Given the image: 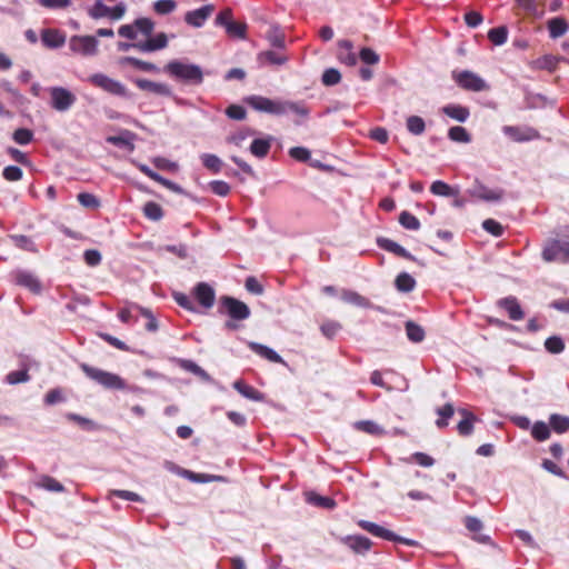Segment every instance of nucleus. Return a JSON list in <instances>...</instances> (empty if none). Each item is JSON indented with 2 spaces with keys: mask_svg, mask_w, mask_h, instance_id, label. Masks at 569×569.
<instances>
[{
  "mask_svg": "<svg viewBox=\"0 0 569 569\" xmlns=\"http://www.w3.org/2000/svg\"><path fill=\"white\" fill-rule=\"evenodd\" d=\"M469 193L486 202H498L503 198L505 191L500 188L490 189L485 184L477 183L469 190Z\"/></svg>",
  "mask_w": 569,
  "mask_h": 569,
  "instance_id": "f8f14e48",
  "label": "nucleus"
},
{
  "mask_svg": "<svg viewBox=\"0 0 569 569\" xmlns=\"http://www.w3.org/2000/svg\"><path fill=\"white\" fill-rule=\"evenodd\" d=\"M458 412L462 416V420L457 426L458 432L461 436L471 435L473 430V422L476 421V416L467 409H459Z\"/></svg>",
  "mask_w": 569,
  "mask_h": 569,
  "instance_id": "cd10ccee",
  "label": "nucleus"
},
{
  "mask_svg": "<svg viewBox=\"0 0 569 569\" xmlns=\"http://www.w3.org/2000/svg\"><path fill=\"white\" fill-rule=\"evenodd\" d=\"M321 80L325 86H335L340 82L341 74L337 69L329 68L323 71Z\"/></svg>",
  "mask_w": 569,
  "mask_h": 569,
  "instance_id": "6e6d98bb",
  "label": "nucleus"
},
{
  "mask_svg": "<svg viewBox=\"0 0 569 569\" xmlns=\"http://www.w3.org/2000/svg\"><path fill=\"white\" fill-rule=\"evenodd\" d=\"M482 228L495 237H500L503 233L502 226L493 219H486L482 222Z\"/></svg>",
  "mask_w": 569,
  "mask_h": 569,
  "instance_id": "774afa93",
  "label": "nucleus"
},
{
  "mask_svg": "<svg viewBox=\"0 0 569 569\" xmlns=\"http://www.w3.org/2000/svg\"><path fill=\"white\" fill-rule=\"evenodd\" d=\"M164 70L170 77L189 84H201L203 81L201 68L193 63L172 60L166 64Z\"/></svg>",
  "mask_w": 569,
  "mask_h": 569,
  "instance_id": "f03ea898",
  "label": "nucleus"
},
{
  "mask_svg": "<svg viewBox=\"0 0 569 569\" xmlns=\"http://www.w3.org/2000/svg\"><path fill=\"white\" fill-rule=\"evenodd\" d=\"M499 305L507 310L511 320L518 321L523 318V311L516 298H503L499 301Z\"/></svg>",
  "mask_w": 569,
  "mask_h": 569,
  "instance_id": "393cba45",
  "label": "nucleus"
},
{
  "mask_svg": "<svg viewBox=\"0 0 569 569\" xmlns=\"http://www.w3.org/2000/svg\"><path fill=\"white\" fill-rule=\"evenodd\" d=\"M267 39L269 40L270 44L278 49H284L286 42H284V36L280 31L278 26H272L270 30L268 31Z\"/></svg>",
  "mask_w": 569,
  "mask_h": 569,
  "instance_id": "79ce46f5",
  "label": "nucleus"
},
{
  "mask_svg": "<svg viewBox=\"0 0 569 569\" xmlns=\"http://www.w3.org/2000/svg\"><path fill=\"white\" fill-rule=\"evenodd\" d=\"M211 191L220 197H226L230 192V186L222 180H213L209 183Z\"/></svg>",
  "mask_w": 569,
  "mask_h": 569,
  "instance_id": "338daca9",
  "label": "nucleus"
},
{
  "mask_svg": "<svg viewBox=\"0 0 569 569\" xmlns=\"http://www.w3.org/2000/svg\"><path fill=\"white\" fill-rule=\"evenodd\" d=\"M41 40L47 48L57 49L66 43V34L58 29H43Z\"/></svg>",
  "mask_w": 569,
  "mask_h": 569,
  "instance_id": "aec40b11",
  "label": "nucleus"
},
{
  "mask_svg": "<svg viewBox=\"0 0 569 569\" xmlns=\"http://www.w3.org/2000/svg\"><path fill=\"white\" fill-rule=\"evenodd\" d=\"M531 436L537 441H545L550 437V428L543 421H537L531 427Z\"/></svg>",
  "mask_w": 569,
  "mask_h": 569,
  "instance_id": "c03bdc74",
  "label": "nucleus"
},
{
  "mask_svg": "<svg viewBox=\"0 0 569 569\" xmlns=\"http://www.w3.org/2000/svg\"><path fill=\"white\" fill-rule=\"evenodd\" d=\"M213 11V4H206L199 9L188 11L184 14V21L189 26L201 28Z\"/></svg>",
  "mask_w": 569,
  "mask_h": 569,
  "instance_id": "2eb2a0df",
  "label": "nucleus"
},
{
  "mask_svg": "<svg viewBox=\"0 0 569 569\" xmlns=\"http://www.w3.org/2000/svg\"><path fill=\"white\" fill-rule=\"evenodd\" d=\"M120 63L121 64H130L141 71H144V72H157L158 71V67L156 64L140 60L134 57H123V58H121Z\"/></svg>",
  "mask_w": 569,
  "mask_h": 569,
  "instance_id": "473e14b6",
  "label": "nucleus"
},
{
  "mask_svg": "<svg viewBox=\"0 0 569 569\" xmlns=\"http://www.w3.org/2000/svg\"><path fill=\"white\" fill-rule=\"evenodd\" d=\"M80 369L83 373L101 387L108 390H128L130 392L141 393L143 389L138 386H128L126 380L119 375L109 372L88 363H80Z\"/></svg>",
  "mask_w": 569,
  "mask_h": 569,
  "instance_id": "f257e3e1",
  "label": "nucleus"
},
{
  "mask_svg": "<svg viewBox=\"0 0 569 569\" xmlns=\"http://www.w3.org/2000/svg\"><path fill=\"white\" fill-rule=\"evenodd\" d=\"M137 87L141 90L152 92L158 96L172 97V90L167 83L154 82L147 79H137L134 81Z\"/></svg>",
  "mask_w": 569,
  "mask_h": 569,
  "instance_id": "a211bd4d",
  "label": "nucleus"
},
{
  "mask_svg": "<svg viewBox=\"0 0 569 569\" xmlns=\"http://www.w3.org/2000/svg\"><path fill=\"white\" fill-rule=\"evenodd\" d=\"M136 133L129 131V130H122L119 136H109L107 137L106 141L110 144L126 148L129 151L134 150L133 140L136 139Z\"/></svg>",
  "mask_w": 569,
  "mask_h": 569,
  "instance_id": "412c9836",
  "label": "nucleus"
},
{
  "mask_svg": "<svg viewBox=\"0 0 569 569\" xmlns=\"http://www.w3.org/2000/svg\"><path fill=\"white\" fill-rule=\"evenodd\" d=\"M415 278L408 272H400L395 280V287L399 292L408 293L416 288Z\"/></svg>",
  "mask_w": 569,
  "mask_h": 569,
  "instance_id": "c756f323",
  "label": "nucleus"
},
{
  "mask_svg": "<svg viewBox=\"0 0 569 569\" xmlns=\"http://www.w3.org/2000/svg\"><path fill=\"white\" fill-rule=\"evenodd\" d=\"M541 256L546 262H568L569 241L561 239L548 240L543 247Z\"/></svg>",
  "mask_w": 569,
  "mask_h": 569,
  "instance_id": "39448f33",
  "label": "nucleus"
},
{
  "mask_svg": "<svg viewBox=\"0 0 569 569\" xmlns=\"http://www.w3.org/2000/svg\"><path fill=\"white\" fill-rule=\"evenodd\" d=\"M99 41L92 36H72L69 40V48L72 52L92 57L98 52Z\"/></svg>",
  "mask_w": 569,
  "mask_h": 569,
  "instance_id": "1a4fd4ad",
  "label": "nucleus"
},
{
  "mask_svg": "<svg viewBox=\"0 0 569 569\" xmlns=\"http://www.w3.org/2000/svg\"><path fill=\"white\" fill-rule=\"evenodd\" d=\"M10 240L13 242V244L22 250L29 251V252H38L36 243L32 241V239L28 236L23 234H12L10 236Z\"/></svg>",
  "mask_w": 569,
  "mask_h": 569,
  "instance_id": "f704fd0d",
  "label": "nucleus"
},
{
  "mask_svg": "<svg viewBox=\"0 0 569 569\" xmlns=\"http://www.w3.org/2000/svg\"><path fill=\"white\" fill-rule=\"evenodd\" d=\"M244 102L258 112L279 117L280 99H270L263 96L252 94L244 98Z\"/></svg>",
  "mask_w": 569,
  "mask_h": 569,
  "instance_id": "9d476101",
  "label": "nucleus"
},
{
  "mask_svg": "<svg viewBox=\"0 0 569 569\" xmlns=\"http://www.w3.org/2000/svg\"><path fill=\"white\" fill-rule=\"evenodd\" d=\"M377 244L379 248L388 252L395 253L396 256H399L411 261H417V259L407 249H405L402 246H400L399 243L391 239L380 237L377 239Z\"/></svg>",
  "mask_w": 569,
  "mask_h": 569,
  "instance_id": "6ab92c4d",
  "label": "nucleus"
},
{
  "mask_svg": "<svg viewBox=\"0 0 569 569\" xmlns=\"http://www.w3.org/2000/svg\"><path fill=\"white\" fill-rule=\"evenodd\" d=\"M132 308L137 309L138 312L141 313V316L146 317L148 319V322L146 325V329L150 332H156L159 328L157 319L153 317L152 312L143 308L137 303H132Z\"/></svg>",
  "mask_w": 569,
  "mask_h": 569,
  "instance_id": "de8ad7c7",
  "label": "nucleus"
},
{
  "mask_svg": "<svg viewBox=\"0 0 569 569\" xmlns=\"http://www.w3.org/2000/svg\"><path fill=\"white\" fill-rule=\"evenodd\" d=\"M249 348L254 353L271 362L286 365L284 360L273 349L267 346L260 345L258 342H249Z\"/></svg>",
  "mask_w": 569,
  "mask_h": 569,
  "instance_id": "5701e85b",
  "label": "nucleus"
},
{
  "mask_svg": "<svg viewBox=\"0 0 569 569\" xmlns=\"http://www.w3.org/2000/svg\"><path fill=\"white\" fill-rule=\"evenodd\" d=\"M550 428L557 433H565L569 430V417L552 413L549 417Z\"/></svg>",
  "mask_w": 569,
  "mask_h": 569,
  "instance_id": "72a5a7b5",
  "label": "nucleus"
},
{
  "mask_svg": "<svg viewBox=\"0 0 569 569\" xmlns=\"http://www.w3.org/2000/svg\"><path fill=\"white\" fill-rule=\"evenodd\" d=\"M452 79L455 82L467 91L472 92H481L489 89V86L487 82L477 73L469 71V70H453L452 71Z\"/></svg>",
  "mask_w": 569,
  "mask_h": 569,
  "instance_id": "423d86ee",
  "label": "nucleus"
},
{
  "mask_svg": "<svg viewBox=\"0 0 569 569\" xmlns=\"http://www.w3.org/2000/svg\"><path fill=\"white\" fill-rule=\"evenodd\" d=\"M12 139L16 143L26 146L33 140V132L27 128H19L13 132Z\"/></svg>",
  "mask_w": 569,
  "mask_h": 569,
  "instance_id": "864d4df0",
  "label": "nucleus"
},
{
  "mask_svg": "<svg viewBox=\"0 0 569 569\" xmlns=\"http://www.w3.org/2000/svg\"><path fill=\"white\" fill-rule=\"evenodd\" d=\"M233 388L244 398L253 401H262L263 395L251 386L246 385L242 380H236Z\"/></svg>",
  "mask_w": 569,
  "mask_h": 569,
  "instance_id": "c85d7f7f",
  "label": "nucleus"
},
{
  "mask_svg": "<svg viewBox=\"0 0 569 569\" xmlns=\"http://www.w3.org/2000/svg\"><path fill=\"white\" fill-rule=\"evenodd\" d=\"M489 40L495 46H502L508 39V29L505 26L492 28L488 32Z\"/></svg>",
  "mask_w": 569,
  "mask_h": 569,
  "instance_id": "ea45409f",
  "label": "nucleus"
},
{
  "mask_svg": "<svg viewBox=\"0 0 569 569\" xmlns=\"http://www.w3.org/2000/svg\"><path fill=\"white\" fill-rule=\"evenodd\" d=\"M400 224L408 230H418L420 228V221L417 217L408 211H402L399 216Z\"/></svg>",
  "mask_w": 569,
  "mask_h": 569,
  "instance_id": "8fccbe9b",
  "label": "nucleus"
},
{
  "mask_svg": "<svg viewBox=\"0 0 569 569\" xmlns=\"http://www.w3.org/2000/svg\"><path fill=\"white\" fill-rule=\"evenodd\" d=\"M340 541L345 546L350 548L353 552L359 553V555L367 553L372 546V542L369 538H367L365 536H360V535L346 536V537H342L340 539Z\"/></svg>",
  "mask_w": 569,
  "mask_h": 569,
  "instance_id": "dca6fc26",
  "label": "nucleus"
},
{
  "mask_svg": "<svg viewBox=\"0 0 569 569\" xmlns=\"http://www.w3.org/2000/svg\"><path fill=\"white\" fill-rule=\"evenodd\" d=\"M88 81L102 89L103 91L113 96L130 99L132 94L129 92L127 87L118 80L108 77L104 73H93L88 78Z\"/></svg>",
  "mask_w": 569,
  "mask_h": 569,
  "instance_id": "7ed1b4c3",
  "label": "nucleus"
},
{
  "mask_svg": "<svg viewBox=\"0 0 569 569\" xmlns=\"http://www.w3.org/2000/svg\"><path fill=\"white\" fill-rule=\"evenodd\" d=\"M341 300L345 301L346 303H349V305H353V306H357V307H360V308H371L372 307V303L370 302V300L363 296H361L360 293H358L357 291H353V290H349V289H343L341 291Z\"/></svg>",
  "mask_w": 569,
  "mask_h": 569,
  "instance_id": "b1692460",
  "label": "nucleus"
},
{
  "mask_svg": "<svg viewBox=\"0 0 569 569\" xmlns=\"http://www.w3.org/2000/svg\"><path fill=\"white\" fill-rule=\"evenodd\" d=\"M502 132L515 142H528L540 138L539 131L529 126H503Z\"/></svg>",
  "mask_w": 569,
  "mask_h": 569,
  "instance_id": "9b49d317",
  "label": "nucleus"
},
{
  "mask_svg": "<svg viewBox=\"0 0 569 569\" xmlns=\"http://www.w3.org/2000/svg\"><path fill=\"white\" fill-rule=\"evenodd\" d=\"M183 473H184L186 479H188L192 482H196V483H208V482L219 481L222 479V477H220V476H213V475H208V473H197V472H193L190 470H188Z\"/></svg>",
  "mask_w": 569,
  "mask_h": 569,
  "instance_id": "a19ab883",
  "label": "nucleus"
},
{
  "mask_svg": "<svg viewBox=\"0 0 569 569\" xmlns=\"http://www.w3.org/2000/svg\"><path fill=\"white\" fill-rule=\"evenodd\" d=\"M259 60L270 64L282 66L288 61V58L274 51L268 50L259 53Z\"/></svg>",
  "mask_w": 569,
  "mask_h": 569,
  "instance_id": "49530a36",
  "label": "nucleus"
},
{
  "mask_svg": "<svg viewBox=\"0 0 569 569\" xmlns=\"http://www.w3.org/2000/svg\"><path fill=\"white\" fill-rule=\"evenodd\" d=\"M246 30H247L246 23L234 22L232 20L226 27V31L229 36L236 37L239 39L246 38Z\"/></svg>",
  "mask_w": 569,
  "mask_h": 569,
  "instance_id": "5fc2aeb1",
  "label": "nucleus"
},
{
  "mask_svg": "<svg viewBox=\"0 0 569 569\" xmlns=\"http://www.w3.org/2000/svg\"><path fill=\"white\" fill-rule=\"evenodd\" d=\"M50 106L58 112H67L76 103L77 97L70 90L63 87H50Z\"/></svg>",
  "mask_w": 569,
  "mask_h": 569,
  "instance_id": "6e6552de",
  "label": "nucleus"
},
{
  "mask_svg": "<svg viewBox=\"0 0 569 569\" xmlns=\"http://www.w3.org/2000/svg\"><path fill=\"white\" fill-rule=\"evenodd\" d=\"M545 348L548 352L558 355L565 350V342L560 337L552 336L545 341Z\"/></svg>",
  "mask_w": 569,
  "mask_h": 569,
  "instance_id": "3c124183",
  "label": "nucleus"
},
{
  "mask_svg": "<svg viewBox=\"0 0 569 569\" xmlns=\"http://www.w3.org/2000/svg\"><path fill=\"white\" fill-rule=\"evenodd\" d=\"M218 311L221 315H228L232 320H246L251 315L244 302L230 296L220 297Z\"/></svg>",
  "mask_w": 569,
  "mask_h": 569,
  "instance_id": "20e7f679",
  "label": "nucleus"
},
{
  "mask_svg": "<svg viewBox=\"0 0 569 569\" xmlns=\"http://www.w3.org/2000/svg\"><path fill=\"white\" fill-rule=\"evenodd\" d=\"M66 418L70 421L77 422L83 430L96 431L99 429L98 423H96L93 420L82 417L78 413L69 412L66 415Z\"/></svg>",
  "mask_w": 569,
  "mask_h": 569,
  "instance_id": "e433bc0d",
  "label": "nucleus"
},
{
  "mask_svg": "<svg viewBox=\"0 0 569 569\" xmlns=\"http://www.w3.org/2000/svg\"><path fill=\"white\" fill-rule=\"evenodd\" d=\"M437 413L440 418L436 421V425L439 428H443L448 425L447 420L455 413L453 406L446 403L443 407L437 409Z\"/></svg>",
  "mask_w": 569,
  "mask_h": 569,
  "instance_id": "603ef678",
  "label": "nucleus"
},
{
  "mask_svg": "<svg viewBox=\"0 0 569 569\" xmlns=\"http://www.w3.org/2000/svg\"><path fill=\"white\" fill-rule=\"evenodd\" d=\"M405 328L406 335L411 342L419 343L423 341L426 332L421 326L413 321H407Z\"/></svg>",
  "mask_w": 569,
  "mask_h": 569,
  "instance_id": "2f4dec72",
  "label": "nucleus"
},
{
  "mask_svg": "<svg viewBox=\"0 0 569 569\" xmlns=\"http://www.w3.org/2000/svg\"><path fill=\"white\" fill-rule=\"evenodd\" d=\"M77 199L79 203L86 208L94 209L100 206L99 199L92 193L81 192L77 196Z\"/></svg>",
  "mask_w": 569,
  "mask_h": 569,
  "instance_id": "052dcab7",
  "label": "nucleus"
},
{
  "mask_svg": "<svg viewBox=\"0 0 569 569\" xmlns=\"http://www.w3.org/2000/svg\"><path fill=\"white\" fill-rule=\"evenodd\" d=\"M201 161H202V164L210 171H212L213 173H218L221 171L222 169V160L216 156V154H212V153H203L201 154Z\"/></svg>",
  "mask_w": 569,
  "mask_h": 569,
  "instance_id": "4c0bfd02",
  "label": "nucleus"
},
{
  "mask_svg": "<svg viewBox=\"0 0 569 569\" xmlns=\"http://www.w3.org/2000/svg\"><path fill=\"white\" fill-rule=\"evenodd\" d=\"M273 137L271 136H267L266 138H257L250 144V152L254 157L263 159L269 153Z\"/></svg>",
  "mask_w": 569,
  "mask_h": 569,
  "instance_id": "4be33fe9",
  "label": "nucleus"
},
{
  "mask_svg": "<svg viewBox=\"0 0 569 569\" xmlns=\"http://www.w3.org/2000/svg\"><path fill=\"white\" fill-rule=\"evenodd\" d=\"M13 278L17 284L27 288L33 293H40L42 286L37 276L28 270H16Z\"/></svg>",
  "mask_w": 569,
  "mask_h": 569,
  "instance_id": "ddd939ff",
  "label": "nucleus"
},
{
  "mask_svg": "<svg viewBox=\"0 0 569 569\" xmlns=\"http://www.w3.org/2000/svg\"><path fill=\"white\" fill-rule=\"evenodd\" d=\"M357 523L361 529L366 530L367 532L371 533L375 537H378V538H381V539H385L388 541L400 542V543H403V545L410 546V547H415L418 545V542L416 540L398 536L395 532H392L391 530L386 529L375 522H371L368 520H359Z\"/></svg>",
  "mask_w": 569,
  "mask_h": 569,
  "instance_id": "0eeeda50",
  "label": "nucleus"
},
{
  "mask_svg": "<svg viewBox=\"0 0 569 569\" xmlns=\"http://www.w3.org/2000/svg\"><path fill=\"white\" fill-rule=\"evenodd\" d=\"M29 380V375L27 370H16L11 371L7 375L6 381L9 385H17L21 382H27Z\"/></svg>",
  "mask_w": 569,
  "mask_h": 569,
  "instance_id": "69168bd1",
  "label": "nucleus"
},
{
  "mask_svg": "<svg viewBox=\"0 0 569 569\" xmlns=\"http://www.w3.org/2000/svg\"><path fill=\"white\" fill-rule=\"evenodd\" d=\"M559 60H560L559 58H557L552 54H546L541 58H538L535 61V68L541 69V70H548L551 72V71L556 70Z\"/></svg>",
  "mask_w": 569,
  "mask_h": 569,
  "instance_id": "37998d69",
  "label": "nucleus"
},
{
  "mask_svg": "<svg viewBox=\"0 0 569 569\" xmlns=\"http://www.w3.org/2000/svg\"><path fill=\"white\" fill-rule=\"evenodd\" d=\"M442 112L459 122H466L470 116L469 109L460 104H447L442 108Z\"/></svg>",
  "mask_w": 569,
  "mask_h": 569,
  "instance_id": "bb28decb",
  "label": "nucleus"
},
{
  "mask_svg": "<svg viewBox=\"0 0 569 569\" xmlns=\"http://www.w3.org/2000/svg\"><path fill=\"white\" fill-rule=\"evenodd\" d=\"M430 191L435 196H440V197H455L456 198L459 194L458 188H453L441 180L433 181L430 187Z\"/></svg>",
  "mask_w": 569,
  "mask_h": 569,
  "instance_id": "7c9ffc66",
  "label": "nucleus"
},
{
  "mask_svg": "<svg viewBox=\"0 0 569 569\" xmlns=\"http://www.w3.org/2000/svg\"><path fill=\"white\" fill-rule=\"evenodd\" d=\"M134 26L137 28V32H141L146 37H150L154 29V23L148 18H139L134 20Z\"/></svg>",
  "mask_w": 569,
  "mask_h": 569,
  "instance_id": "13d9d810",
  "label": "nucleus"
},
{
  "mask_svg": "<svg viewBox=\"0 0 569 569\" xmlns=\"http://www.w3.org/2000/svg\"><path fill=\"white\" fill-rule=\"evenodd\" d=\"M177 8L173 0H158L153 3V9L159 14H168Z\"/></svg>",
  "mask_w": 569,
  "mask_h": 569,
  "instance_id": "680f3d73",
  "label": "nucleus"
},
{
  "mask_svg": "<svg viewBox=\"0 0 569 569\" xmlns=\"http://www.w3.org/2000/svg\"><path fill=\"white\" fill-rule=\"evenodd\" d=\"M193 293L198 302L206 309H210L214 305L216 292L213 288L207 282H199L194 289Z\"/></svg>",
  "mask_w": 569,
  "mask_h": 569,
  "instance_id": "f3484780",
  "label": "nucleus"
},
{
  "mask_svg": "<svg viewBox=\"0 0 569 569\" xmlns=\"http://www.w3.org/2000/svg\"><path fill=\"white\" fill-rule=\"evenodd\" d=\"M308 501L326 509H332L336 506V502L333 499L329 497H322L319 495L311 493L308 498Z\"/></svg>",
  "mask_w": 569,
  "mask_h": 569,
  "instance_id": "e2e57ef3",
  "label": "nucleus"
},
{
  "mask_svg": "<svg viewBox=\"0 0 569 569\" xmlns=\"http://www.w3.org/2000/svg\"><path fill=\"white\" fill-rule=\"evenodd\" d=\"M407 130L413 136H421L426 130L425 120L419 116H410L406 121Z\"/></svg>",
  "mask_w": 569,
  "mask_h": 569,
  "instance_id": "c9c22d12",
  "label": "nucleus"
},
{
  "mask_svg": "<svg viewBox=\"0 0 569 569\" xmlns=\"http://www.w3.org/2000/svg\"><path fill=\"white\" fill-rule=\"evenodd\" d=\"M549 36L552 39L562 37L569 29L567 21L561 17H555L547 22Z\"/></svg>",
  "mask_w": 569,
  "mask_h": 569,
  "instance_id": "a878e982",
  "label": "nucleus"
},
{
  "mask_svg": "<svg viewBox=\"0 0 569 569\" xmlns=\"http://www.w3.org/2000/svg\"><path fill=\"white\" fill-rule=\"evenodd\" d=\"M109 12L110 8L106 6L101 0H97L89 10V14L93 19L108 17Z\"/></svg>",
  "mask_w": 569,
  "mask_h": 569,
  "instance_id": "4d7b16f0",
  "label": "nucleus"
},
{
  "mask_svg": "<svg viewBox=\"0 0 569 569\" xmlns=\"http://www.w3.org/2000/svg\"><path fill=\"white\" fill-rule=\"evenodd\" d=\"M40 486L48 491L62 492L64 487L52 477L46 476L41 479Z\"/></svg>",
  "mask_w": 569,
  "mask_h": 569,
  "instance_id": "0e129e2a",
  "label": "nucleus"
},
{
  "mask_svg": "<svg viewBox=\"0 0 569 569\" xmlns=\"http://www.w3.org/2000/svg\"><path fill=\"white\" fill-rule=\"evenodd\" d=\"M111 497H118L123 500L133 501V502H144L143 497L140 495L129 491V490H120V489H113L109 491V499Z\"/></svg>",
  "mask_w": 569,
  "mask_h": 569,
  "instance_id": "09e8293b",
  "label": "nucleus"
},
{
  "mask_svg": "<svg viewBox=\"0 0 569 569\" xmlns=\"http://www.w3.org/2000/svg\"><path fill=\"white\" fill-rule=\"evenodd\" d=\"M448 137L450 140L460 143H469L471 141L469 132L460 126L451 127L448 131Z\"/></svg>",
  "mask_w": 569,
  "mask_h": 569,
  "instance_id": "58836bf2",
  "label": "nucleus"
},
{
  "mask_svg": "<svg viewBox=\"0 0 569 569\" xmlns=\"http://www.w3.org/2000/svg\"><path fill=\"white\" fill-rule=\"evenodd\" d=\"M292 113L301 119H307L310 114V109L305 101H292L280 99L279 117Z\"/></svg>",
  "mask_w": 569,
  "mask_h": 569,
  "instance_id": "4468645a",
  "label": "nucleus"
},
{
  "mask_svg": "<svg viewBox=\"0 0 569 569\" xmlns=\"http://www.w3.org/2000/svg\"><path fill=\"white\" fill-rule=\"evenodd\" d=\"M355 428L369 435H377L381 431L380 426L371 420L357 421Z\"/></svg>",
  "mask_w": 569,
  "mask_h": 569,
  "instance_id": "bf43d9fd",
  "label": "nucleus"
},
{
  "mask_svg": "<svg viewBox=\"0 0 569 569\" xmlns=\"http://www.w3.org/2000/svg\"><path fill=\"white\" fill-rule=\"evenodd\" d=\"M143 213L148 219L152 221H159L163 217V210L161 206L153 201H148L143 206Z\"/></svg>",
  "mask_w": 569,
  "mask_h": 569,
  "instance_id": "a18cd8bd",
  "label": "nucleus"
}]
</instances>
